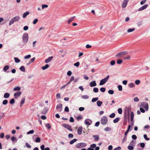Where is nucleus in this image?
<instances>
[{
  "label": "nucleus",
  "instance_id": "1",
  "mask_svg": "<svg viewBox=\"0 0 150 150\" xmlns=\"http://www.w3.org/2000/svg\"><path fill=\"white\" fill-rule=\"evenodd\" d=\"M20 17L18 16H16L13 18L10 21L9 25H11L13 24L14 22L18 21L20 19Z\"/></svg>",
  "mask_w": 150,
  "mask_h": 150
},
{
  "label": "nucleus",
  "instance_id": "2",
  "mask_svg": "<svg viewBox=\"0 0 150 150\" xmlns=\"http://www.w3.org/2000/svg\"><path fill=\"white\" fill-rule=\"evenodd\" d=\"M23 41L24 43H26L28 40V33H25L23 34L22 36Z\"/></svg>",
  "mask_w": 150,
  "mask_h": 150
},
{
  "label": "nucleus",
  "instance_id": "3",
  "mask_svg": "<svg viewBox=\"0 0 150 150\" xmlns=\"http://www.w3.org/2000/svg\"><path fill=\"white\" fill-rule=\"evenodd\" d=\"M131 110V108L130 107H126L124 110V117L125 118L127 117V115H128L129 113Z\"/></svg>",
  "mask_w": 150,
  "mask_h": 150
},
{
  "label": "nucleus",
  "instance_id": "4",
  "mask_svg": "<svg viewBox=\"0 0 150 150\" xmlns=\"http://www.w3.org/2000/svg\"><path fill=\"white\" fill-rule=\"evenodd\" d=\"M100 122L103 125H105L108 122L107 118L105 116H102Z\"/></svg>",
  "mask_w": 150,
  "mask_h": 150
},
{
  "label": "nucleus",
  "instance_id": "5",
  "mask_svg": "<svg viewBox=\"0 0 150 150\" xmlns=\"http://www.w3.org/2000/svg\"><path fill=\"white\" fill-rule=\"evenodd\" d=\"M109 77L110 76L109 75H108L105 78L101 80L100 81L99 85L100 86L102 85L105 84L108 80Z\"/></svg>",
  "mask_w": 150,
  "mask_h": 150
},
{
  "label": "nucleus",
  "instance_id": "6",
  "mask_svg": "<svg viewBox=\"0 0 150 150\" xmlns=\"http://www.w3.org/2000/svg\"><path fill=\"white\" fill-rule=\"evenodd\" d=\"M86 145L87 144L86 143L81 142L77 144L76 145V147L77 148H81L85 147Z\"/></svg>",
  "mask_w": 150,
  "mask_h": 150
},
{
  "label": "nucleus",
  "instance_id": "7",
  "mask_svg": "<svg viewBox=\"0 0 150 150\" xmlns=\"http://www.w3.org/2000/svg\"><path fill=\"white\" fill-rule=\"evenodd\" d=\"M141 106L144 108L146 111L149 109L148 104L146 102H142L141 103Z\"/></svg>",
  "mask_w": 150,
  "mask_h": 150
},
{
  "label": "nucleus",
  "instance_id": "8",
  "mask_svg": "<svg viewBox=\"0 0 150 150\" xmlns=\"http://www.w3.org/2000/svg\"><path fill=\"white\" fill-rule=\"evenodd\" d=\"M127 52L126 51L120 52L119 53H118L117 54H116L115 56L116 57H120L123 56L125 54H127Z\"/></svg>",
  "mask_w": 150,
  "mask_h": 150
},
{
  "label": "nucleus",
  "instance_id": "9",
  "mask_svg": "<svg viewBox=\"0 0 150 150\" xmlns=\"http://www.w3.org/2000/svg\"><path fill=\"white\" fill-rule=\"evenodd\" d=\"M56 109L58 112H61L62 110V104H58L56 106Z\"/></svg>",
  "mask_w": 150,
  "mask_h": 150
},
{
  "label": "nucleus",
  "instance_id": "10",
  "mask_svg": "<svg viewBox=\"0 0 150 150\" xmlns=\"http://www.w3.org/2000/svg\"><path fill=\"white\" fill-rule=\"evenodd\" d=\"M21 94L22 92L21 91H17L14 94L15 98L16 99H17Z\"/></svg>",
  "mask_w": 150,
  "mask_h": 150
},
{
  "label": "nucleus",
  "instance_id": "11",
  "mask_svg": "<svg viewBox=\"0 0 150 150\" xmlns=\"http://www.w3.org/2000/svg\"><path fill=\"white\" fill-rule=\"evenodd\" d=\"M92 121L91 120L88 119H86L85 121V123L87 125H91L92 123Z\"/></svg>",
  "mask_w": 150,
  "mask_h": 150
},
{
  "label": "nucleus",
  "instance_id": "12",
  "mask_svg": "<svg viewBox=\"0 0 150 150\" xmlns=\"http://www.w3.org/2000/svg\"><path fill=\"white\" fill-rule=\"evenodd\" d=\"M129 0H124L123 3L122 4V7L123 8H125L126 6L127 3Z\"/></svg>",
  "mask_w": 150,
  "mask_h": 150
},
{
  "label": "nucleus",
  "instance_id": "13",
  "mask_svg": "<svg viewBox=\"0 0 150 150\" xmlns=\"http://www.w3.org/2000/svg\"><path fill=\"white\" fill-rule=\"evenodd\" d=\"M148 5L147 4H146L144 5L143 6L141 7L138 9L139 11H142L147 8L148 7Z\"/></svg>",
  "mask_w": 150,
  "mask_h": 150
},
{
  "label": "nucleus",
  "instance_id": "14",
  "mask_svg": "<svg viewBox=\"0 0 150 150\" xmlns=\"http://www.w3.org/2000/svg\"><path fill=\"white\" fill-rule=\"evenodd\" d=\"M53 58V56H51L49 57L48 58H47V59L45 60V62L47 63L50 62L51 61V60Z\"/></svg>",
  "mask_w": 150,
  "mask_h": 150
},
{
  "label": "nucleus",
  "instance_id": "15",
  "mask_svg": "<svg viewBox=\"0 0 150 150\" xmlns=\"http://www.w3.org/2000/svg\"><path fill=\"white\" fill-rule=\"evenodd\" d=\"M82 131V127H79L77 130V133L79 135H81V134Z\"/></svg>",
  "mask_w": 150,
  "mask_h": 150
},
{
  "label": "nucleus",
  "instance_id": "16",
  "mask_svg": "<svg viewBox=\"0 0 150 150\" xmlns=\"http://www.w3.org/2000/svg\"><path fill=\"white\" fill-rule=\"evenodd\" d=\"M48 111L47 108L46 107H45L42 111L41 112V113L42 114H45L47 111Z\"/></svg>",
  "mask_w": 150,
  "mask_h": 150
},
{
  "label": "nucleus",
  "instance_id": "17",
  "mask_svg": "<svg viewBox=\"0 0 150 150\" xmlns=\"http://www.w3.org/2000/svg\"><path fill=\"white\" fill-rule=\"evenodd\" d=\"M90 86L91 87L95 86H96V83L95 81H93L90 83Z\"/></svg>",
  "mask_w": 150,
  "mask_h": 150
},
{
  "label": "nucleus",
  "instance_id": "18",
  "mask_svg": "<svg viewBox=\"0 0 150 150\" xmlns=\"http://www.w3.org/2000/svg\"><path fill=\"white\" fill-rule=\"evenodd\" d=\"M29 12L27 11L24 13L22 16L23 18H25L29 14Z\"/></svg>",
  "mask_w": 150,
  "mask_h": 150
},
{
  "label": "nucleus",
  "instance_id": "19",
  "mask_svg": "<svg viewBox=\"0 0 150 150\" xmlns=\"http://www.w3.org/2000/svg\"><path fill=\"white\" fill-rule=\"evenodd\" d=\"M75 16H74L71 17L70 19H69L67 21V22L69 24H70L72 21H73Z\"/></svg>",
  "mask_w": 150,
  "mask_h": 150
},
{
  "label": "nucleus",
  "instance_id": "20",
  "mask_svg": "<svg viewBox=\"0 0 150 150\" xmlns=\"http://www.w3.org/2000/svg\"><path fill=\"white\" fill-rule=\"evenodd\" d=\"M10 94L8 93H4V97L5 98H8L9 97Z\"/></svg>",
  "mask_w": 150,
  "mask_h": 150
},
{
  "label": "nucleus",
  "instance_id": "21",
  "mask_svg": "<svg viewBox=\"0 0 150 150\" xmlns=\"http://www.w3.org/2000/svg\"><path fill=\"white\" fill-rule=\"evenodd\" d=\"M66 129L69 130L70 131H72L71 126L68 125L66 124Z\"/></svg>",
  "mask_w": 150,
  "mask_h": 150
},
{
  "label": "nucleus",
  "instance_id": "22",
  "mask_svg": "<svg viewBox=\"0 0 150 150\" xmlns=\"http://www.w3.org/2000/svg\"><path fill=\"white\" fill-rule=\"evenodd\" d=\"M93 137L94 138L95 141H97L99 139V137L97 135H93Z\"/></svg>",
  "mask_w": 150,
  "mask_h": 150
},
{
  "label": "nucleus",
  "instance_id": "23",
  "mask_svg": "<svg viewBox=\"0 0 150 150\" xmlns=\"http://www.w3.org/2000/svg\"><path fill=\"white\" fill-rule=\"evenodd\" d=\"M96 103L97 106L98 107L100 106L102 104V102L100 100H98Z\"/></svg>",
  "mask_w": 150,
  "mask_h": 150
},
{
  "label": "nucleus",
  "instance_id": "24",
  "mask_svg": "<svg viewBox=\"0 0 150 150\" xmlns=\"http://www.w3.org/2000/svg\"><path fill=\"white\" fill-rule=\"evenodd\" d=\"M135 86V85L133 83H131L129 84L128 86L130 88L134 87Z\"/></svg>",
  "mask_w": 150,
  "mask_h": 150
},
{
  "label": "nucleus",
  "instance_id": "25",
  "mask_svg": "<svg viewBox=\"0 0 150 150\" xmlns=\"http://www.w3.org/2000/svg\"><path fill=\"white\" fill-rule=\"evenodd\" d=\"M49 65L48 64H46L44 66L42 67V69L43 70H44L47 69L49 67Z\"/></svg>",
  "mask_w": 150,
  "mask_h": 150
},
{
  "label": "nucleus",
  "instance_id": "26",
  "mask_svg": "<svg viewBox=\"0 0 150 150\" xmlns=\"http://www.w3.org/2000/svg\"><path fill=\"white\" fill-rule=\"evenodd\" d=\"M14 59L15 62L16 63H18L20 62V60L17 57H14Z\"/></svg>",
  "mask_w": 150,
  "mask_h": 150
},
{
  "label": "nucleus",
  "instance_id": "27",
  "mask_svg": "<svg viewBox=\"0 0 150 150\" xmlns=\"http://www.w3.org/2000/svg\"><path fill=\"white\" fill-rule=\"evenodd\" d=\"M9 68V67L8 65H6L4 66L3 68V70L4 71H6Z\"/></svg>",
  "mask_w": 150,
  "mask_h": 150
},
{
  "label": "nucleus",
  "instance_id": "28",
  "mask_svg": "<svg viewBox=\"0 0 150 150\" xmlns=\"http://www.w3.org/2000/svg\"><path fill=\"white\" fill-rule=\"evenodd\" d=\"M120 119L119 117H117L115 119L113 120V122L114 123H116L118 122L120 120Z\"/></svg>",
  "mask_w": 150,
  "mask_h": 150
},
{
  "label": "nucleus",
  "instance_id": "29",
  "mask_svg": "<svg viewBox=\"0 0 150 150\" xmlns=\"http://www.w3.org/2000/svg\"><path fill=\"white\" fill-rule=\"evenodd\" d=\"M21 88L20 87L17 86L15 87L13 89V91H19L21 90Z\"/></svg>",
  "mask_w": 150,
  "mask_h": 150
},
{
  "label": "nucleus",
  "instance_id": "30",
  "mask_svg": "<svg viewBox=\"0 0 150 150\" xmlns=\"http://www.w3.org/2000/svg\"><path fill=\"white\" fill-rule=\"evenodd\" d=\"M77 140V139H74L72 140L69 143L70 144H74V142H76Z\"/></svg>",
  "mask_w": 150,
  "mask_h": 150
},
{
  "label": "nucleus",
  "instance_id": "31",
  "mask_svg": "<svg viewBox=\"0 0 150 150\" xmlns=\"http://www.w3.org/2000/svg\"><path fill=\"white\" fill-rule=\"evenodd\" d=\"M20 69L23 72H24L25 71V69L24 66H21L20 67Z\"/></svg>",
  "mask_w": 150,
  "mask_h": 150
},
{
  "label": "nucleus",
  "instance_id": "32",
  "mask_svg": "<svg viewBox=\"0 0 150 150\" xmlns=\"http://www.w3.org/2000/svg\"><path fill=\"white\" fill-rule=\"evenodd\" d=\"M133 146L131 145L128 146H127L128 149L129 150H133L134 149V147Z\"/></svg>",
  "mask_w": 150,
  "mask_h": 150
},
{
  "label": "nucleus",
  "instance_id": "33",
  "mask_svg": "<svg viewBox=\"0 0 150 150\" xmlns=\"http://www.w3.org/2000/svg\"><path fill=\"white\" fill-rule=\"evenodd\" d=\"M135 144V142L133 140H132L129 144L130 145L134 146Z\"/></svg>",
  "mask_w": 150,
  "mask_h": 150
},
{
  "label": "nucleus",
  "instance_id": "34",
  "mask_svg": "<svg viewBox=\"0 0 150 150\" xmlns=\"http://www.w3.org/2000/svg\"><path fill=\"white\" fill-rule=\"evenodd\" d=\"M135 30V29L134 28H129L127 30V32L128 33H130L133 32Z\"/></svg>",
  "mask_w": 150,
  "mask_h": 150
},
{
  "label": "nucleus",
  "instance_id": "35",
  "mask_svg": "<svg viewBox=\"0 0 150 150\" xmlns=\"http://www.w3.org/2000/svg\"><path fill=\"white\" fill-rule=\"evenodd\" d=\"M11 140L13 142L16 141V142L17 141V139L16 138L14 137H12L11 138Z\"/></svg>",
  "mask_w": 150,
  "mask_h": 150
},
{
  "label": "nucleus",
  "instance_id": "36",
  "mask_svg": "<svg viewBox=\"0 0 150 150\" xmlns=\"http://www.w3.org/2000/svg\"><path fill=\"white\" fill-rule=\"evenodd\" d=\"M40 139L39 137H37L35 140V142L37 143L40 142Z\"/></svg>",
  "mask_w": 150,
  "mask_h": 150
},
{
  "label": "nucleus",
  "instance_id": "37",
  "mask_svg": "<svg viewBox=\"0 0 150 150\" xmlns=\"http://www.w3.org/2000/svg\"><path fill=\"white\" fill-rule=\"evenodd\" d=\"M15 100L14 99L12 98L11 100L10 101V103L11 104H14L15 103Z\"/></svg>",
  "mask_w": 150,
  "mask_h": 150
},
{
  "label": "nucleus",
  "instance_id": "38",
  "mask_svg": "<svg viewBox=\"0 0 150 150\" xmlns=\"http://www.w3.org/2000/svg\"><path fill=\"white\" fill-rule=\"evenodd\" d=\"M98 100V98L97 97L94 98H92V102H95Z\"/></svg>",
  "mask_w": 150,
  "mask_h": 150
},
{
  "label": "nucleus",
  "instance_id": "39",
  "mask_svg": "<svg viewBox=\"0 0 150 150\" xmlns=\"http://www.w3.org/2000/svg\"><path fill=\"white\" fill-rule=\"evenodd\" d=\"M82 98L84 99H87L88 98L89 96L86 95H83L82 96Z\"/></svg>",
  "mask_w": 150,
  "mask_h": 150
},
{
  "label": "nucleus",
  "instance_id": "40",
  "mask_svg": "<svg viewBox=\"0 0 150 150\" xmlns=\"http://www.w3.org/2000/svg\"><path fill=\"white\" fill-rule=\"evenodd\" d=\"M93 91L95 93H97L98 91V88L95 87L93 88Z\"/></svg>",
  "mask_w": 150,
  "mask_h": 150
},
{
  "label": "nucleus",
  "instance_id": "41",
  "mask_svg": "<svg viewBox=\"0 0 150 150\" xmlns=\"http://www.w3.org/2000/svg\"><path fill=\"white\" fill-rule=\"evenodd\" d=\"M115 114L114 113H113L110 114L109 117H110L111 118H113L115 117Z\"/></svg>",
  "mask_w": 150,
  "mask_h": 150
},
{
  "label": "nucleus",
  "instance_id": "42",
  "mask_svg": "<svg viewBox=\"0 0 150 150\" xmlns=\"http://www.w3.org/2000/svg\"><path fill=\"white\" fill-rule=\"evenodd\" d=\"M34 133V131L33 130H31L29 132H28L27 133V134H33Z\"/></svg>",
  "mask_w": 150,
  "mask_h": 150
},
{
  "label": "nucleus",
  "instance_id": "43",
  "mask_svg": "<svg viewBox=\"0 0 150 150\" xmlns=\"http://www.w3.org/2000/svg\"><path fill=\"white\" fill-rule=\"evenodd\" d=\"M80 65V63L79 62H77L74 64V65L77 67H78Z\"/></svg>",
  "mask_w": 150,
  "mask_h": 150
},
{
  "label": "nucleus",
  "instance_id": "44",
  "mask_svg": "<svg viewBox=\"0 0 150 150\" xmlns=\"http://www.w3.org/2000/svg\"><path fill=\"white\" fill-rule=\"evenodd\" d=\"M8 102V101L7 100H4L2 102V104L4 105H6Z\"/></svg>",
  "mask_w": 150,
  "mask_h": 150
},
{
  "label": "nucleus",
  "instance_id": "45",
  "mask_svg": "<svg viewBox=\"0 0 150 150\" xmlns=\"http://www.w3.org/2000/svg\"><path fill=\"white\" fill-rule=\"evenodd\" d=\"M143 23L142 21H140L137 23V25L138 26H140L143 25Z\"/></svg>",
  "mask_w": 150,
  "mask_h": 150
},
{
  "label": "nucleus",
  "instance_id": "46",
  "mask_svg": "<svg viewBox=\"0 0 150 150\" xmlns=\"http://www.w3.org/2000/svg\"><path fill=\"white\" fill-rule=\"evenodd\" d=\"M143 136L144 138L146 140L148 141L150 139L149 138L147 137V136L146 134H144Z\"/></svg>",
  "mask_w": 150,
  "mask_h": 150
},
{
  "label": "nucleus",
  "instance_id": "47",
  "mask_svg": "<svg viewBox=\"0 0 150 150\" xmlns=\"http://www.w3.org/2000/svg\"><path fill=\"white\" fill-rule=\"evenodd\" d=\"M117 111L119 114H121L122 113V110L121 108H118Z\"/></svg>",
  "mask_w": 150,
  "mask_h": 150
},
{
  "label": "nucleus",
  "instance_id": "48",
  "mask_svg": "<svg viewBox=\"0 0 150 150\" xmlns=\"http://www.w3.org/2000/svg\"><path fill=\"white\" fill-rule=\"evenodd\" d=\"M108 93L110 94H112L114 93V91L112 90H110L108 91Z\"/></svg>",
  "mask_w": 150,
  "mask_h": 150
},
{
  "label": "nucleus",
  "instance_id": "49",
  "mask_svg": "<svg viewBox=\"0 0 150 150\" xmlns=\"http://www.w3.org/2000/svg\"><path fill=\"white\" fill-rule=\"evenodd\" d=\"M100 90L101 92H104L105 91L106 89L105 88H100Z\"/></svg>",
  "mask_w": 150,
  "mask_h": 150
},
{
  "label": "nucleus",
  "instance_id": "50",
  "mask_svg": "<svg viewBox=\"0 0 150 150\" xmlns=\"http://www.w3.org/2000/svg\"><path fill=\"white\" fill-rule=\"evenodd\" d=\"M31 56L30 54H28L27 55H26V56H25V57H24V58L25 59H29L30 58Z\"/></svg>",
  "mask_w": 150,
  "mask_h": 150
},
{
  "label": "nucleus",
  "instance_id": "51",
  "mask_svg": "<svg viewBox=\"0 0 150 150\" xmlns=\"http://www.w3.org/2000/svg\"><path fill=\"white\" fill-rule=\"evenodd\" d=\"M46 127L48 128V129H50L51 128V126L50 125L49 123H47L46 125Z\"/></svg>",
  "mask_w": 150,
  "mask_h": 150
},
{
  "label": "nucleus",
  "instance_id": "52",
  "mask_svg": "<svg viewBox=\"0 0 150 150\" xmlns=\"http://www.w3.org/2000/svg\"><path fill=\"white\" fill-rule=\"evenodd\" d=\"M122 61L121 59H118L117 61V63L118 64H120L122 63Z\"/></svg>",
  "mask_w": 150,
  "mask_h": 150
},
{
  "label": "nucleus",
  "instance_id": "53",
  "mask_svg": "<svg viewBox=\"0 0 150 150\" xmlns=\"http://www.w3.org/2000/svg\"><path fill=\"white\" fill-rule=\"evenodd\" d=\"M140 83V81L139 80H137L135 81V83L136 84V85H138Z\"/></svg>",
  "mask_w": 150,
  "mask_h": 150
},
{
  "label": "nucleus",
  "instance_id": "54",
  "mask_svg": "<svg viewBox=\"0 0 150 150\" xmlns=\"http://www.w3.org/2000/svg\"><path fill=\"white\" fill-rule=\"evenodd\" d=\"M115 62L114 60H112L110 62V64L113 66L115 64Z\"/></svg>",
  "mask_w": 150,
  "mask_h": 150
},
{
  "label": "nucleus",
  "instance_id": "55",
  "mask_svg": "<svg viewBox=\"0 0 150 150\" xmlns=\"http://www.w3.org/2000/svg\"><path fill=\"white\" fill-rule=\"evenodd\" d=\"M83 118L82 116L81 115H79L77 117V120H79Z\"/></svg>",
  "mask_w": 150,
  "mask_h": 150
},
{
  "label": "nucleus",
  "instance_id": "56",
  "mask_svg": "<svg viewBox=\"0 0 150 150\" xmlns=\"http://www.w3.org/2000/svg\"><path fill=\"white\" fill-rule=\"evenodd\" d=\"M38 20L37 19V18H36V19H35L33 22V23L34 24H36L37 23V22H38Z\"/></svg>",
  "mask_w": 150,
  "mask_h": 150
},
{
  "label": "nucleus",
  "instance_id": "57",
  "mask_svg": "<svg viewBox=\"0 0 150 150\" xmlns=\"http://www.w3.org/2000/svg\"><path fill=\"white\" fill-rule=\"evenodd\" d=\"M140 146L142 148H144L145 146V144L144 143H142L140 144Z\"/></svg>",
  "mask_w": 150,
  "mask_h": 150
},
{
  "label": "nucleus",
  "instance_id": "58",
  "mask_svg": "<svg viewBox=\"0 0 150 150\" xmlns=\"http://www.w3.org/2000/svg\"><path fill=\"white\" fill-rule=\"evenodd\" d=\"M25 145L26 146L29 148H30L31 147V146L28 143H25Z\"/></svg>",
  "mask_w": 150,
  "mask_h": 150
},
{
  "label": "nucleus",
  "instance_id": "59",
  "mask_svg": "<svg viewBox=\"0 0 150 150\" xmlns=\"http://www.w3.org/2000/svg\"><path fill=\"white\" fill-rule=\"evenodd\" d=\"M111 130V128L109 127H107L104 129V130L105 131H109Z\"/></svg>",
  "mask_w": 150,
  "mask_h": 150
},
{
  "label": "nucleus",
  "instance_id": "60",
  "mask_svg": "<svg viewBox=\"0 0 150 150\" xmlns=\"http://www.w3.org/2000/svg\"><path fill=\"white\" fill-rule=\"evenodd\" d=\"M25 99L24 98H23L21 102V104H23L25 102Z\"/></svg>",
  "mask_w": 150,
  "mask_h": 150
},
{
  "label": "nucleus",
  "instance_id": "61",
  "mask_svg": "<svg viewBox=\"0 0 150 150\" xmlns=\"http://www.w3.org/2000/svg\"><path fill=\"white\" fill-rule=\"evenodd\" d=\"M96 146V144H93L90 145V147L92 148H95Z\"/></svg>",
  "mask_w": 150,
  "mask_h": 150
},
{
  "label": "nucleus",
  "instance_id": "62",
  "mask_svg": "<svg viewBox=\"0 0 150 150\" xmlns=\"http://www.w3.org/2000/svg\"><path fill=\"white\" fill-rule=\"evenodd\" d=\"M118 88L119 91H121L122 90V87L121 85H119L118 86Z\"/></svg>",
  "mask_w": 150,
  "mask_h": 150
},
{
  "label": "nucleus",
  "instance_id": "63",
  "mask_svg": "<svg viewBox=\"0 0 150 150\" xmlns=\"http://www.w3.org/2000/svg\"><path fill=\"white\" fill-rule=\"evenodd\" d=\"M74 137V135L72 134H69L68 135V137L69 138H72Z\"/></svg>",
  "mask_w": 150,
  "mask_h": 150
},
{
  "label": "nucleus",
  "instance_id": "64",
  "mask_svg": "<svg viewBox=\"0 0 150 150\" xmlns=\"http://www.w3.org/2000/svg\"><path fill=\"white\" fill-rule=\"evenodd\" d=\"M122 149L121 147L118 146L114 149V150H121Z\"/></svg>",
  "mask_w": 150,
  "mask_h": 150
}]
</instances>
